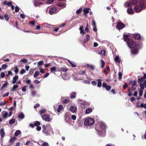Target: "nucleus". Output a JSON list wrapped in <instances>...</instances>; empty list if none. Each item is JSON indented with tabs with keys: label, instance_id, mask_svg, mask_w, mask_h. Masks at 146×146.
I'll use <instances>...</instances> for the list:
<instances>
[{
	"label": "nucleus",
	"instance_id": "nucleus-19",
	"mask_svg": "<svg viewBox=\"0 0 146 146\" xmlns=\"http://www.w3.org/2000/svg\"><path fill=\"white\" fill-rule=\"evenodd\" d=\"M58 67H56L55 66L52 67L50 69V71L51 73H52L53 71L58 70Z\"/></svg>",
	"mask_w": 146,
	"mask_h": 146
},
{
	"label": "nucleus",
	"instance_id": "nucleus-5",
	"mask_svg": "<svg viewBox=\"0 0 146 146\" xmlns=\"http://www.w3.org/2000/svg\"><path fill=\"white\" fill-rule=\"evenodd\" d=\"M145 7V1L143 0H141L139 5H136L134 9L136 12L138 13L141 12Z\"/></svg>",
	"mask_w": 146,
	"mask_h": 146
},
{
	"label": "nucleus",
	"instance_id": "nucleus-4",
	"mask_svg": "<svg viewBox=\"0 0 146 146\" xmlns=\"http://www.w3.org/2000/svg\"><path fill=\"white\" fill-rule=\"evenodd\" d=\"M146 74H144L143 76L141 78L139 79L138 82L140 84V86L141 88L143 89L145 88H146Z\"/></svg>",
	"mask_w": 146,
	"mask_h": 146
},
{
	"label": "nucleus",
	"instance_id": "nucleus-44",
	"mask_svg": "<svg viewBox=\"0 0 146 146\" xmlns=\"http://www.w3.org/2000/svg\"><path fill=\"white\" fill-rule=\"evenodd\" d=\"M20 61L24 64H26L27 62V60L25 59L21 60Z\"/></svg>",
	"mask_w": 146,
	"mask_h": 146
},
{
	"label": "nucleus",
	"instance_id": "nucleus-35",
	"mask_svg": "<svg viewBox=\"0 0 146 146\" xmlns=\"http://www.w3.org/2000/svg\"><path fill=\"white\" fill-rule=\"evenodd\" d=\"M45 27H46V28H50L51 27H52V26L49 25V24H48L47 23H45V24H44L43 25Z\"/></svg>",
	"mask_w": 146,
	"mask_h": 146
},
{
	"label": "nucleus",
	"instance_id": "nucleus-32",
	"mask_svg": "<svg viewBox=\"0 0 146 146\" xmlns=\"http://www.w3.org/2000/svg\"><path fill=\"white\" fill-rule=\"evenodd\" d=\"M21 133V131L19 130H17L15 132L14 135L15 136H17Z\"/></svg>",
	"mask_w": 146,
	"mask_h": 146
},
{
	"label": "nucleus",
	"instance_id": "nucleus-52",
	"mask_svg": "<svg viewBox=\"0 0 146 146\" xmlns=\"http://www.w3.org/2000/svg\"><path fill=\"white\" fill-rule=\"evenodd\" d=\"M119 79L120 80L122 78V74L121 72H119L118 74Z\"/></svg>",
	"mask_w": 146,
	"mask_h": 146
},
{
	"label": "nucleus",
	"instance_id": "nucleus-21",
	"mask_svg": "<svg viewBox=\"0 0 146 146\" xmlns=\"http://www.w3.org/2000/svg\"><path fill=\"white\" fill-rule=\"evenodd\" d=\"M70 96L71 99L75 98L76 96V93L74 92H72L70 94Z\"/></svg>",
	"mask_w": 146,
	"mask_h": 146
},
{
	"label": "nucleus",
	"instance_id": "nucleus-48",
	"mask_svg": "<svg viewBox=\"0 0 146 146\" xmlns=\"http://www.w3.org/2000/svg\"><path fill=\"white\" fill-rule=\"evenodd\" d=\"M25 72H26V71H25V70L24 69H23L21 70L20 72V74L21 75H23L25 73Z\"/></svg>",
	"mask_w": 146,
	"mask_h": 146
},
{
	"label": "nucleus",
	"instance_id": "nucleus-53",
	"mask_svg": "<svg viewBox=\"0 0 146 146\" xmlns=\"http://www.w3.org/2000/svg\"><path fill=\"white\" fill-rule=\"evenodd\" d=\"M141 90H139V95L140 96H142L143 94V89H142L141 88Z\"/></svg>",
	"mask_w": 146,
	"mask_h": 146
},
{
	"label": "nucleus",
	"instance_id": "nucleus-6",
	"mask_svg": "<svg viewBox=\"0 0 146 146\" xmlns=\"http://www.w3.org/2000/svg\"><path fill=\"white\" fill-rule=\"evenodd\" d=\"M94 123V121L93 118L88 117L85 119L84 124L85 125L89 126L93 125Z\"/></svg>",
	"mask_w": 146,
	"mask_h": 146
},
{
	"label": "nucleus",
	"instance_id": "nucleus-46",
	"mask_svg": "<svg viewBox=\"0 0 146 146\" xmlns=\"http://www.w3.org/2000/svg\"><path fill=\"white\" fill-rule=\"evenodd\" d=\"M54 0H47L46 3L48 4H50L52 3Z\"/></svg>",
	"mask_w": 146,
	"mask_h": 146
},
{
	"label": "nucleus",
	"instance_id": "nucleus-42",
	"mask_svg": "<svg viewBox=\"0 0 146 146\" xmlns=\"http://www.w3.org/2000/svg\"><path fill=\"white\" fill-rule=\"evenodd\" d=\"M8 84V83L7 82H6L2 86L1 88V89H3L5 87L7 86V85Z\"/></svg>",
	"mask_w": 146,
	"mask_h": 146
},
{
	"label": "nucleus",
	"instance_id": "nucleus-38",
	"mask_svg": "<svg viewBox=\"0 0 146 146\" xmlns=\"http://www.w3.org/2000/svg\"><path fill=\"white\" fill-rule=\"evenodd\" d=\"M18 87V85H14L12 88V91H14L16 90V89Z\"/></svg>",
	"mask_w": 146,
	"mask_h": 146
},
{
	"label": "nucleus",
	"instance_id": "nucleus-40",
	"mask_svg": "<svg viewBox=\"0 0 146 146\" xmlns=\"http://www.w3.org/2000/svg\"><path fill=\"white\" fill-rule=\"evenodd\" d=\"M101 62L102 64L101 67L102 68H103L105 66V62L104 61V60H101Z\"/></svg>",
	"mask_w": 146,
	"mask_h": 146
},
{
	"label": "nucleus",
	"instance_id": "nucleus-7",
	"mask_svg": "<svg viewBox=\"0 0 146 146\" xmlns=\"http://www.w3.org/2000/svg\"><path fill=\"white\" fill-rule=\"evenodd\" d=\"M138 0H130L129 1H127L125 3L124 5L125 7H131L132 4L134 5L137 2Z\"/></svg>",
	"mask_w": 146,
	"mask_h": 146
},
{
	"label": "nucleus",
	"instance_id": "nucleus-18",
	"mask_svg": "<svg viewBox=\"0 0 146 146\" xmlns=\"http://www.w3.org/2000/svg\"><path fill=\"white\" fill-rule=\"evenodd\" d=\"M18 117L19 119H22L24 118L25 115L23 113L20 112L19 113Z\"/></svg>",
	"mask_w": 146,
	"mask_h": 146
},
{
	"label": "nucleus",
	"instance_id": "nucleus-47",
	"mask_svg": "<svg viewBox=\"0 0 146 146\" xmlns=\"http://www.w3.org/2000/svg\"><path fill=\"white\" fill-rule=\"evenodd\" d=\"M87 66L88 67H90L92 70H94V66L93 65H92L88 64V65H87Z\"/></svg>",
	"mask_w": 146,
	"mask_h": 146
},
{
	"label": "nucleus",
	"instance_id": "nucleus-24",
	"mask_svg": "<svg viewBox=\"0 0 146 146\" xmlns=\"http://www.w3.org/2000/svg\"><path fill=\"white\" fill-rule=\"evenodd\" d=\"M18 78L19 77L18 76H15L13 77L12 82L13 84H15L17 80L18 79Z\"/></svg>",
	"mask_w": 146,
	"mask_h": 146
},
{
	"label": "nucleus",
	"instance_id": "nucleus-9",
	"mask_svg": "<svg viewBox=\"0 0 146 146\" xmlns=\"http://www.w3.org/2000/svg\"><path fill=\"white\" fill-rule=\"evenodd\" d=\"M42 118L43 120L46 121H49L51 120L49 115L48 114H45L42 116Z\"/></svg>",
	"mask_w": 146,
	"mask_h": 146
},
{
	"label": "nucleus",
	"instance_id": "nucleus-54",
	"mask_svg": "<svg viewBox=\"0 0 146 146\" xmlns=\"http://www.w3.org/2000/svg\"><path fill=\"white\" fill-rule=\"evenodd\" d=\"M43 61H39L38 63V65L39 66H40L43 64Z\"/></svg>",
	"mask_w": 146,
	"mask_h": 146
},
{
	"label": "nucleus",
	"instance_id": "nucleus-41",
	"mask_svg": "<svg viewBox=\"0 0 146 146\" xmlns=\"http://www.w3.org/2000/svg\"><path fill=\"white\" fill-rule=\"evenodd\" d=\"M15 119H11L9 120V123L10 124H12L15 123Z\"/></svg>",
	"mask_w": 146,
	"mask_h": 146
},
{
	"label": "nucleus",
	"instance_id": "nucleus-56",
	"mask_svg": "<svg viewBox=\"0 0 146 146\" xmlns=\"http://www.w3.org/2000/svg\"><path fill=\"white\" fill-rule=\"evenodd\" d=\"M92 25L93 27L96 26V23H95V22L94 19L92 20Z\"/></svg>",
	"mask_w": 146,
	"mask_h": 146
},
{
	"label": "nucleus",
	"instance_id": "nucleus-20",
	"mask_svg": "<svg viewBox=\"0 0 146 146\" xmlns=\"http://www.w3.org/2000/svg\"><path fill=\"white\" fill-rule=\"evenodd\" d=\"M0 133L1 138H3L5 136V132L3 128H1L0 131Z\"/></svg>",
	"mask_w": 146,
	"mask_h": 146
},
{
	"label": "nucleus",
	"instance_id": "nucleus-62",
	"mask_svg": "<svg viewBox=\"0 0 146 146\" xmlns=\"http://www.w3.org/2000/svg\"><path fill=\"white\" fill-rule=\"evenodd\" d=\"M141 106L143 107V108L146 109V103L145 104L142 103Z\"/></svg>",
	"mask_w": 146,
	"mask_h": 146
},
{
	"label": "nucleus",
	"instance_id": "nucleus-36",
	"mask_svg": "<svg viewBox=\"0 0 146 146\" xmlns=\"http://www.w3.org/2000/svg\"><path fill=\"white\" fill-rule=\"evenodd\" d=\"M40 72H38V71H36L35 72V73L34 74V78H36L38 76Z\"/></svg>",
	"mask_w": 146,
	"mask_h": 146
},
{
	"label": "nucleus",
	"instance_id": "nucleus-14",
	"mask_svg": "<svg viewBox=\"0 0 146 146\" xmlns=\"http://www.w3.org/2000/svg\"><path fill=\"white\" fill-rule=\"evenodd\" d=\"M131 7H128L129 8L127 10V13L130 14H133L134 13V11L133 10Z\"/></svg>",
	"mask_w": 146,
	"mask_h": 146
},
{
	"label": "nucleus",
	"instance_id": "nucleus-33",
	"mask_svg": "<svg viewBox=\"0 0 146 146\" xmlns=\"http://www.w3.org/2000/svg\"><path fill=\"white\" fill-rule=\"evenodd\" d=\"M68 61L72 67H75L76 66V64L74 62H73L70 61L69 60H68Z\"/></svg>",
	"mask_w": 146,
	"mask_h": 146
},
{
	"label": "nucleus",
	"instance_id": "nucleus-59",
	"mask_svg": "<svg viewBox=\"0 0 146 146\" xmlns=\"http://www.w3.org/2000/svg\"><path fill=\"white\" fill-rule=\"evenodd\" d=\"M49 74V73H47L45 74L43 76V78H45L47 77Z\"/></svg>",
	"mask_w": 146,
	"mask_h": 146
},
{
	"label": "nucleus",
	"instance_id": "nucleus-50",
	"mask_svg": "<svg viewBox=\"0 0 146 146\" xmlns=\"http://www.w3.org/2000/svg\"><path fill=\"white\" fill-rule=\"evenodd\" d=\"M33 72L34 70L32 69H31L29 71V73L30 75H32L33 74Z\"/></svg>",
	"mask_w": 146,
	"mask_h": 146
},
{
	"label": "nucleus",
	"instance_id": "nucleus-28",
	"mask_svg": "<svg viewBox=\"0 0 146 146\" xmlns=\"http://www.w3.org/2000/svg\"><path fill=\"white\" fill-rule=\"evenodd\" d=\"M92 109L91 108H88L85 111V113L86 114H89L92 111Z\"/></svg>",
	"mask_w": 146,
	"mask_h": 146
},
{
	"label": "nucleus",
	"instance_id": "nucleus-15",
	"mask_svg": "<svg viewBox=\"0 0 146 146\" xmlns=\"http://www.w3.org/2000/svg\"><path fill=\"white\" fill-rule=\"evenodd\" d=\"M90 9L89 8H85L84 9V15L86 17H87V14L89 12Z\"/></svg>",
	"mask_w": 146,
	"mask_h": 146
},
{
	"label": "nucleus",
	"instance_id": "nucleus-64",
	"mask_svg": "<svg viewBox=\"0 0 146 146\" xmlns=\"http://www.w3.org/2000/svg\"><path fill=\"white\" fill-rule=\"evenodd\" d=\"M7 66L6 64H3L2 65V67L3 68L5 69L7 67Z\"/></svg>",
	"mask_w": 146,
	"mask_h": 146
},
{
	"label": "nucleus",
	"instance_id": "nucleus-43",
	"mask_svg": "<svg viewBox=\"0 0 146 146\" xmlns=\"http://www.w3.org/2000/svg\"><path fill=\"white\" fill-rule=\"evenodd\" d=\"M86 39L84 40V42H86L88 41L89 40V39H90V36H89V35H86Z\"/></svg>",
	"mask_w": 146,
	"mask_h": 146
},
{
	"label": "nucleus",
	"instance_id": "nucleus-17",
	"mask_svg": "<svg viewBox=\"0 0 146 146\" xmlns=\"http://www.w3.org/2000/svg\"><path fill=\"white\" fill-rule=\"evenodd\" d=\"M3 117L4 118H6L8 116V112L5 111H4L2 112Z\"/></svg>",
	"mask_w": 146,
	"mask_h": 146
},
{
	"label": "nucleus",
	"instance_id": "nucleus-25",
	"mask_svg": "<svg viewBox=\"0 0 146 146\" xmlns=\"http://www.w3.org/2000/svg\"><path fill=\"white\" fill-rule=\"evenodd\" d=\"M39 142L42 143V146H49L48 143L47 142H44L41 140L39 141Z\"/></svg>",
	"mask_w": 146,
	"mask_h": 146
},
{
	"label": "nucleus",
	"instance_id": "nucleus-39",
	"mask_svg": "<svg viewBox=\"0 0 146 146\" xmlns=\"http://www.w3.org/2000/svg\"><path fill=\"white\" fill-rule=\"evenodd\" d=\"M46 111V110L45 109H42L39 111V113L41 115H42L44 113H45Z\"/></svg>",
	"mask_w": 146,
	"mask_h": 146
},
{
	"label": "nucleus",
	"instance_id": "nucleus-1",
	"mask_svg": "<svg viewBox=\"0 0 146 146\" xmlns=\"http://www.w3.org/2000/svg\"><path fill=\"white\" fill-rule=\"evenodd\" d=\"M127 43L128 46L131 49V52L133 54L137 53L138 50L142 47L141 44L136 43L132 40H129Z\"/></svg>",
	"mask_w": 146,
	"mask_h": 146
},
{
	"label": "nucleus",
	"instance_id": "nucleus-57",
	"mask_svg": "<svg viewBox=\"0 0 146 146\" xmlns=\"http://www.w3.org/2000/svg\"><path fill=\"white\" fill-rule=\"evenodd\" d=\"M100 53L102 54L104 56H105L106 53L105 50H102Z\"/></svg>",
	"mask_w": 146,
	"mask_h": 146
},
{
	"label": "nucleus",
	"instance_id": "nucleus-55",
	"mask_svg": "<svg viewBox=\"0 0 146 146\" xmlns=\"http://www.w3.org/2000/svg\"><path fill=\"white\" fill-rule=\"evenodd\" d=\"M26 86H24L22 88V90L23 92H25L26 91Z\"/></svg>",
	"mask_w": 146,
	"mask_h": 146
},
{
	"label": "nucleus",
	"instance_id": "nucleus-3",
	"mask_svg": "<svg viewBox=\"0 0 146 146\" xmlns=\"http://www.w3.org/2000/svg\"><path fill=\"white\" fill-rule=\"evenodd\" d=\"M99 129H97V127L95 129L98 131V133L100 135L104 136L105 135V130L106 128V126L104 123H101L100 124Z\"/></svg>",
	"mask_w": 146,
	"mask_h": 146
},
{
	"label": "nucleus",
	"instance_id": "nucleus-49",
	"mask_svg": "<svg viewBox=\"0 0 146 146\" xmlns=\"http://www.w3.org/2000/svg\"><path fill=\"white\" fill-rule=\"evenodd\" d=\"M40 124V123L38 121H36L35 122V125L36 126H38Z\"/></svg>",
	"mask_w": 146,
	"mask_h": 146
},
{
	"label": "nucleus",
	"instance_id": "nucleus-2",
	"mask_svg": "<svg viewBox=\"0 0 146 146\" xmlns=\"http://www.w3.org/2000/svg\"><path fill=\"white\" fill-rule=\"evenodd\" d=\"M42 132L46 135L53 133V129L50 124H48L46 125H43L42 126Z\"/></svg>",
	"mask_w": 146,
	"mask_h": 146
},
{
	"label": "nucleus",
	"instance_id": "nucleus-34",
	"mask_svg": "<svg viewBox=\"0 0 146 146\" xmlns=\"http://www.w3.org/2000/svg\"><path fill=\"white\" fill-rule=\"evenodd\" d=\"M129 84H131L133 86H135L136 84V82L135 81H131L129 82Z\"/></svg>",
	"mask_w": 146,
	"mask_h": 146
},
{
	"label": "nucleus",
	"instance_id": "nucleus-58",
	"mask_svg": "<svg viewBox=\"0 0 146 146\" xmlns=\"http://www.w3.org/2000/svg\"><path fill=\"white\" fill-rule=\"evenodd\" d=\"M4 17H5V19L6 20V21H8L9 19V16L7 15H5L4 16Z\"/></svg>",
	"mask_w": 146,
	"mask_h": 146
},
{
	"label": "nucleus",
	"instance_id": "nucleus-16",
	"mask_svg": "<svg viewBox=\"0 0 146 146\" xmlns=\"http://www.w3.org/2000/svg\"><path fill=\"white\" fill-rule=\"evenodd\" d=\"M133 38L135 39L139 40L141 38V36L139 34H136L134 35Z\"/></svg>",
	"mask_w": 146,
	"mask_h": 146
},
{
	"label": "nucleus",
	"instance_id": "nucleus-31",
	"mask_svg": "<svg viewBox=\"0 0 146 146\" xmlns=\"http://www.w3.org/2000/svg\"><path fill=\"white\" fill-rule=\"evenodd\" d=\"M16 139V138L15 137H11L9 140V142L10 143H13L14 142Z\"/></svg>",
	"mask_w": 146,
	"mask_h": 146
},
{
	"label": "nucleus",
	"instance_id": "nucleus-37",
	"mask_svg": "<svg viewBox=\"0 0 146 146\" xmlns=\"http://www.w3.org/2000/svg\"><path fill=\"white\" fill-rule=\"evenodd\" d=\"M7 103V101L1 102H0V106H5Z\"/></svg>",
	"mask_w": 146,
	"mask_h": 146
},
{
	"label": "nucleus",
	"instance_id": "nucleus-10",
	"mask_svg": "<svg viewBox=\"0 0 146 146\" xmlns=\"http://www.w3.org/2000/svg\"><path fill=\"white\" fill-rule=\"evenodd\" d=\"M57 12V9L55 7H52L50 9L49 13L50 15L54 14Z\"/></svg>",
	"mask_w": 146,
	"mask_h": 146
},
{
	"label": "nucleus",
	"instance_id": "nucleus-45",
	"mask_svg": "<svg viewBox=\"0 0 146 146\" xmlns=\"http://www.w3.org/2000/svg\"><path fill=\"white\" fill-rule=\"evenodd\" d=\"M82 11V8H80L78 9L76 11V13L77 14H78L80 13Z\"/></svg>",
	"mask_w": 146,
	"mask_h": 146
},
{
	"label": "nucleus",
	"instance_id": "nucleus-30",
	"mask_svg": "<svg viewBox=\"0 0 146 146\" xmlns=\"http://www.w3.org/2000/svg\"><path fill=\"white\" fill-rule=\"evenodd\" d=\"M97 81L98 82L97 86L100 88L102 86V80H101L99 79L97 80Z\"/></svg>",
	"mask_w": 146,
	"mask_h": 146
},
{
	"label": "nucleus",
	"instance_id": "nucleus-11",
	"mask_svg": "<svg viewBox=\"0 0 146 146\" xmlns=\"http://www.w3.org/2000/svg\"><path fill=\"white\" fill-rule=\"evenodd\" d=\"M124 27V25L121 22H118L116 28L117 29H121Z\"/></svg>",
	"mask_w": 146,
	"mask_h": 146
},
{
	"label": "nucleus",
	"instance_id": "nucleus-22",
	"mask_svg": "<svg viewBox=\"0 0 146 146\" xmlns=\"http://www.w3.org/2000/svg\"><path fill=\"white\" fill-rule=\"evenodd\" d=\"M114 60L116 63H119L120 62V58L118 55L116 56L114 58Z\"/></svg>",
	"mask_w": 146,
	"mask_h": 146
},
{
	"label": "nucleus",
	"instance_id": "nucleus-26",
	"mask_svg": "<svg viewBox=\"0 0 146 146\" xmlns=\"http://www.w3.org/2000/svg\"><path fill=\"white\" fill-rule=\"evenodd\" d=\"M12 70H14L16 74H17L18 72L19 69L16 66H14L12 69Z\"/></svg>",
	"mask_w": 146,
	"mask_h": 146
},
{
	"label": "nucleus",
	"instance_id": "nucleus-63",
	"mask_svg": "<svg viewBox=\"0 0 146 146\" xmlns=\"http://www.w3.org/2000/svg\"><path fill=\"white\" fill-rule=\"evenodd\" d=\"M1 76L2 78H4L5 76V74L4 72H1Z\"/></svg>",
	"mask_w": 146,
	"mask_h": 146
},
{
	"label": "nucleus",
	"instance_id": "nucleus-51",
	"mask_svg": "<svg viewBox=\"0 0 146 146\" xmlns=\"http://www.w3.org/2000/svg\"><path fill=\"white\" fill-rule=\"evenodd\" d=\"M29 85V88L31 89H33L34 88V86L32 84H30Z\"/></svg>",
	"mask_w": 146,
	"mask_h": 146
},
{
	"label": "nucleus",
	"instance_id": "nucleus-13",
	"mask_svg": "<svg viewBox=\"0 0 146 146\" xmlns=\"http://www.w3.org/2000/svg\"><path fill=\"white\" fill-rule=\"evenodd\" d=\"M102 86L103 88H105L108 91L110 90L111 89V86H108L107 85V84L105 83H103L102 84Z\"/></svg>",
	"mask_w": 146,
	"mask_h": 146
},
{
	"label": "nucleus",
	"instance_id": "nucleus-12",
	"mask_svg": "<svg viewBox=\"0 0 146 146\" xmlns=\"http://www.w3.org/2000/svg\"><path fill=\"white\" fill-rule=\"evenodd\" d=\"M34 5L35 7H40L43 5L42 2L39 1L37 0H35L34 2Z\"/></svg>",
	"mask_w": 146,
	"mask_h": 146
},
{
	"label": "nucleus",
	"instance_id": "nucleus-27",
	"mask_svg": "<svg viewBox=\"0 0 146 146\" xmlns=\"http://www.w3.org/2000/svg\"><path fill=\"white\" fill-rule=\"evenodd\" d=\"M63 106L61 105H60L57 109V112H59L63 110Z\"/></svg>",
	"mask_w": 146,
	"mask_h": 146
},
{
	"label": "nucleus",
	"instance_id": "nucleus-29",
	"mask_svg": "<svg viewBox=\"0 0 146 146\" xmlns=\"http://www.w3.org/2000/svg\"><path fill=\"white\" fill-rule=\"evenodd\" d=\"M67 70L65 68L63 67H61V68H59L58 67V70H57L58 71H62L63 72H66Z\"/></svg>",
	"mask_w": 146,
	"mask_h": 146
},
{
	"label": "nucleus",
	"instance_id": "nucleus-60",
	"mask_svg": "<svg viewBox=\"0 0 146 146\" xmlns=\"http://www.w3.org/2000/svg\"><path fill=\"white\" fill-rule=\"evenodd\" d=\"M70 102V100L69 99H66L64 101V102L65 103H67Z\"/></svg>",
	"mask_w": 146,
	"mask_h": 146
},
{
	"label": "nucleus",
	"instance_id": "nucleus-8",
	"mask_svg": "<svg viewBox=\"0 0 146 146\" xmlns=\"http://www.w3.org/2000/svg\"><path fill=\"white\" fill-rule=\"evenodd\" d=\"M77 108L75 105L71 106L69 108V110L72 113H75L77 111Z\"/></svg>",
	"mask_w": 146,
	"mask_h": 146
},
{
	"label": "nucleus",
	"instance_id": "nucleus-61",
	"mask_svg": "<svg viewBox=\"0 0 146 146\" xmlns=\"http://www.w3.org/2000/svg\"><path fill=\"white\" fill-rule=\"evenodd\" d=\"M15 11L16 12H18L19 10V8L17 6H16L15 7Z\"/></svg>",
	"mask_w": 146,
	"mask_h": 146
},
{
	"label": "nucleus",
	"instance_id": "nucleus-23",
	"mask_svg": "<svg viewBox=\"0 0 146 146\" xmlns=\"http://www.w3.org/2000/svg\"><path fill=\"white\" fill-rule=\"evenodd\" d=\"M129 36L127 35H124L123 36V39L125 41H126L127 43V42L130 40H129Z\"/></svg>",
	"mask_w": 146,
	"mask_h": 146
}]
</instances>
